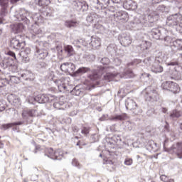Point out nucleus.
Instances as JSON below:
<instances>
[{
    "label": "nucleus",
    "mask_w": 182,
    "mask_h": 182,
    "mask_svg": "<svg viewBox=\"0 0 182 182\" xmlns=\"http://www.w3.org/2000/svg\"><path fill=\"white\" fill-rule=\"evenodd\" d=\"M6 11H8V6H1V16H5L6 14Z\"/></svg>",
    "instance_id": "nucleus-41"
},
{
    "label": "nucleus",
    "mask_w": 182,
    "mask_h": 182,
    "mask_svg": "<svg viewBox=\"0 0 182 182\" xmlns=\"http://www.w3.org/2000/svg\"><path fill=\"white\" fill-rule=\"evenodd\" d=\"M55 83H56L58 87V90H60V92H63V90H66V85H65V79L57 80L55 81Z\"/></svg>",
    "instance_id": "nucleus-14"
},
{
    "label": "nucleus",
    "mask_w": 182,
    "mask_h": 182,
    "mask_svg": "<svg viewBox=\"0 0 182 182\" xmlns=\"http://www.w3.org/2000/svg\"><path fill=\"white\" fill-rule=\"evenodd\" d=\"M151 69L154 73H161L163 72V68L159 63H154Z\"/></svg>",
    "instance_id": "nucleus-27"
},
{
    "label": "nucleus",
    "mask_w": 182,
    "mask_h": 182,
    "mask_svg": "<svg viewBox=\"0 0 182 182\" xmlns=\"http://www.w3.org/2000/svg\"><path fill=\"white\" fill-rule=\"evenodd\" d=\"M12 30L15 33H19L23 31V24L21 23H16L12 26Z\"/></svg>",
    "instance_id": "nucleus-17"
},
{
    "label": "nucleus",
    "mask_w": 182,
    "mask_h": 182,
    "mask_svg": "<svg viewBox=\"0 0 182 182\" xmlns=\"http://www.w3.org/2000/svg\"><path fill=\"white\" fill-rule=\"evenodd\" d=\"M89 70H90V68H86V67L80 68L78 70L74 72V76H77L78 75H80V73H87V72H89Z\"/></svg>",
    "instance_id": "nucleus-26"
},
{
    "label": "nucleus",
    "mask_w": 182,
    "mask_h": 182,
    "mask_svg": "<svg viewBox=\"0 0 182 182\" xmlns=\"http://www.w3.org/2000/svg\"><path fill=\"white\" fill-rule=\"evenodd\" d=\"M21 77L24 80H33L34 77H33V73L29 72V71H26L21 75Z\"/></svg>",
    "instance_id": "nucleus-20"
},
{
    "label": "nucleus",
    "mask_w": 182,
    "mask_h": 182,
    "mask_svg": "<svg viewBox=\"0 0 182 182\" xmlns=\"http://www.w3.org/2000/svg\"><path fill=\"white\" fill-rule=\"evenodd\" d=\"M33 19L36 25H41L43 22V17L41 16V14H35L33 16Z\"/></svg>",
    "instance_id": "nucleus-24"
},
{
    "label": "nucleus",
    "mask_w": 182,
    "mask_h": 182,
    "mask_svg": "<svg viewBox=\"0 0 182 182\" xmlns=\"http://www.w3.org/2000/svg\"><path fill=\"white\" fill-rule=\"evenodd\" d=\"M127 110H136L139 105L133 100H129L126 105Z\"/></svg>",
    "instance_id": "nucleus-15"
},
{
    "label": "nucleus",
    "mask_w": 182,
    "mask_h": 182,
    "mask_svg": "<svg viewBox=\"0 0 182 182\" xmlns=\"http://www.w3.org/2000/svg\"><path fill=\"white\" fill-rule=\"evenodd\" d=\"M64 50L67 53L68 56H73V55H75V50L70 45L64 46Z\"/></svg>",
    "instance_id": "nucleus-19"
},
{
    "label": "nucleus",
    "mask_w": 182,
    "mask_h": 182,
    "mask_svg": "<svg viewBox=\"0 0 182 182\" xmlns=\"http://www.w3.org/2000/svg\"><path fill=\"white\" fill-rule=\"evenodd\" d=\"M97 4L101 9H106L110 5V0H97Z\"/></svg>",
    "instance_id": "nucleus-18"
},
{
    "label": "nucleus",
    "mask_w": 182,
    "mask_h": 182,
    "mask_svg": "<svg viewBox=\"0 0 182 182\" xmlns=\"http://www.w3.org/2000/svg\"><path fill=\"white\" fill-rule=\"evenodd\" d=\"M77 146H79V143L77 144Z\"/></svg>",
    "instance_id": "nucleus-57"
},
{
    "label": "nucleus",
    "mask_w": 182,
    "mask_h": 182,
    "mask_svg": "<svg viewBox=\"0 0 182 182\" xmlns=\"http://www.w3.org/2000/svg\"><path fill=\"white\" fill-rule=\"evenodd\" d=\"M53 107L57 110H65V107H63V105H60V102H55L53 104Z\"/></svg>",
    "instance_id": "nucleus-39"
},
{
    "label": "nucleus",
    "mask_w": 182,
    "mask_h": 182,
    "mask_svg": "<svg viewBox=\"0 0 182 182\" xmlns=\"http://www.w3.org/2000/svg\"><path fill=\"white\" fill-rule=\"evenodd\" d=\"M7 55H9V56H11V58H14V60H18V58H16V55L13 51H9Z\"/></svg>",
    "instance_id": "nucleus-45"
},
{
    "label": "nucleus",
    "mask_w": 182,
    "mask_h": 182,
    "mask_svg": "<svg viewBox=\"0 0 182 182\" xmlns=\"http://www.w3.org/2000/svg\"><path fill=\"white\" fill-rule=\"evenodd\" d=\"M131 43L132 39H130V37H124L122 38L121 45H122V46H129Z\"/></svg>",
    "instance_id": "nucleus-28"
},
{
    "label": "nucleus",
    "mask_w": 182,
    "mask_h": 182,
    "mask_svg": "<svg viewBox=\"0 0 182 182\" xmlns=\"http://www.w3.org/2000/svg\"><path fill=\"white\" fill-rule=\"evenodd\" d=\"M16 69H18V67L15 66Z\"/></svg>",
    "instance_id": "nucleus-56"
},
{
    "label": "nucleus",
    "mask_w": 182,
    "mask_h": 182,
    "mask_svg": "<svg viewBox=\"0 0 182 182\" xmlns=\"http://www.w3.org/2000/svg\"><path fill=\"white\" fill-rule=\"evenodd\" d=\"M126 119H127V114L122 113L119 115L111 116L109 119L111 121L119 120L120 122H122L123 120H126Z\"/></svg>",
    "instance_id": "nucleus-12"
},
{
    "label": "nucleus",
    "mask_w": 182,
    "mask_h": 182,
    "mask_svg": "<svg viewBox=\"0 0 182 182\" xmlns=\"http://www.w3.org/2000/svg\"><path fill=\"white\" fill-rule=\"evenodd\" d=\"M66 28H77L79 26V21L76 20H67L65 22Z\"/></svg>",
    "instance_id": "nucleus-11"
},
{
    "label": "nucleus",
    "mask_w": 182,
    "mask_h": 182,
    "mask_svg": "<svg viewBox=\"0 0 182 182\" xmlns=\"http://www.w3.org/2000/svg\"><path fill=\"white\" fill-rule=\"evenodd\" d=\"M8 85V80L5 77L0 76V87H4Z\"/></svg>",
    "instance_id": "nucleus-34"
},
{
    "label": "nucleus",
    "mask_w": 182,
    "mask_h": 182,
    "mask_svg": "<svg viewBox=\"0 0 182 182\" xmlns=\"http://www.w3.org/2000/svg\"><path fill=\"white\" fill-rule=\"evenodd\" d=\"M76 65L73 63H64L60 65V70L65 73H75Z\"/></svg>",
    "instance_id": "nucleus-6"
},
{
    "label": "nucleus",
    "mask_w": 182,
    "mask_h": 182,
    "mask_svg": "<svg viewBox=\"0 0 182 182\" xmlns=\"http://www.w3.org/2000/svg\"><path fill=\"white\" fill-rule=\"evenodd\" d=\"M0 149H4V142L0 141Z\"/></svg>",
    "instance_id": "nucleus-50"
},
{
    "label": "nucleus",
    "mask_w": 182,
    "mask_h": 182,
    "mask_svg": "<svg viewBox=\"0 0 182 182\" xmlns=\"http://www.w3.org/2000/svg\"><path fill=\"white\" fill-rule=\"evenodd\" d=\"M180 85L177 84V82H174L172 81V84L171 85V88L169 90V92H171L172 93H174L175 95L177 93H180Z\"/></svg>",
    "instance_id": "nucleus-16"
},
{
    "label": "nucleus",
    "mask_w": 182,
    "mask_h": 182,
    "mask_svg": "<svg viewBox=\"0 0 182 182\" xmlns=\"http://www.w3.org/2000/svg\"><path fill=\"white\" fill-rule=\"evenodd\" d=\"M167 108H162L163 113H167Z\"/></svg>",
    "instance_id": "nucleus-51"
},
{
    "label": "nucleus",
    "mask_w": 182,
    "mask_h": 182,
    "mask_svg": "<svg viewBox=\"0 0 182 182\" xmlns=\"http://www.w3.org/2000/svg\"><path fill=\"white\" fill-rule=\"evenodd\" d=\"M145 97L148 102H157L159 99V92L154 89H151L146 92Z\"/></svg>",
    "instance_id": "nucleus-4"
},
{
    "label": "nucleus",
    "mask_w": 182,
    "mask_h": 182,
    "mask_svg": "<svg viewBox=\"0 0 182 182\" xmlns=\"http://www.w3.org/2000/svg\"><path fill=\"white\" fill-rule=\"evenodd\" d=\"M35 99L38 103H46L49 100V98L46 97V95L44 94L38 95Z\"/></svg>",
    "instance_id": "nucleus-22"
},
{
    "label": "nucleus",
    "mask_w": 182,
    "mask_h": 182,
    "mask_svg": "<svg viewBox=\"0 0 182 182\" xmlns=\"http://www.w3.org/2000/svg\"><path fill=\"white\" fill-rule=\"evenodd\" d=\"M50 4V0H38V5L42 8H46Z\"/></svg>",
    "instance_id": "nucleus-30"
},
{
    "label": "nucleus",
    "mask_w": 182,
    "mask_h": 182,
    "mask_svg": "<svg viewBox=\"0 0 182 182\" xmlns=\"http://www.w3.org/2000/svg\"><path fill=\"white\" fill-rule=\"evenodd\" d=\"M8 0H0L1 6H8Z\"/></svg>",
    "instance_id": "nucleus-47"
},
{
    "label": "nucleus",
    "mask_w": 182,
    "mask_h": 182,
    "mask_svg": "<svg viewBox=\"0 0 182 182\" xmlns=\"http://www.w3.org/2000/svg\"><path fill=\"white\" fill-rule=\"evenodd\" d=\"M160 178L161 181H164V182H174V179L168 178V177L166 175H161L160 176Z\"/></svg>",
    "instance_id": "nucleus-37"
},
{
    "label": "nucleus",
    "mask_w": 182,
    "mask_h": 182,
    "mask_svg": "<svg viewBox=\"0 0 182 182\" xmlns=\"http://www.w3.org/2000/svg\"><path fill=\"white\" fill-rule=\"evenodd\" d=\"M114 19H117L118 21H126L127 18H129V15L126 11H117L116 14H114Z\"/></svg>",
    "instance_id": "nucleus-8"
},
{
    "label": "nucleus",
    "mask_w": 182,
    "mask_h": 182,
    "mask_svg": "<svg viewBox=\"0 0 182 182\" xmlns=\"http://www.w3.org/2000/svg\"><path fill=\"white\" fill-rule=\"evenodd\" d=\"M173 151H175V154L179 157V159H181L182 157V141L178 142L176 144V147L173 148Z\"/></svg>",
    "instance_id": "nucleus-13"
},
{
    "label": "nucleus",
    "mask_w": 182,
    "mask_h": 182,
    "mask_svg": "<svg viewBox=\"0 0 182 182\" xmlns=\"http://www.w3.org/2000/svg\"><path fill=\"white\" fill-rule=\"evenodd\" d=\"M21 124H23L22 122L4 124L1 126V130H8V129H11V127H14L15 126H21Z\"/></svg>",
    "instance_id": "nucleus-10"
},
{
    "label": "nucleus",
    "mask_w": 182,
    "mask_h": 182,
    "mask_svg": "<svg viewBox=\"0 0 182 182\" xmlns=\"http://www.w3.org/2000/svg\"><path fill=\"white\" fill-rule=\"evenodd\" d=\"M49 55V53H48V50H43L42 53H40V56L41 59H45Z\"/></svg>",
    "instance_id": "nucleus-44"
},
{
    "label": "nucleus",
    "mask_w": 182,
    "mask_h": 182,
    "mask_svg": "<svg viewBox=\"0 0 182 182\" xmlns=\"http://www.w3.org/2000/svg\"><path fill=\"white\" fill-rule=\"evenodd\" d=\"M6 65L7 66H12V63H10L7 62L6 63Z\"/></svg>",
    "instance_id": "nucleus-52"
},
{
    "label": "nucleus",
    "mask_w": 182,
    "mask_h": 182,
    "mask_svg": "<svg viewBox=\"0 0 182 182\" xmlns=\"http://www.w3.org/2000/svg\"><path fill=\"white\" fill-rule=\"evenodd\" d=\"M25 39L23 36L18 35L10 41V46L16 50H21L25 48Z\"/></svg>",
    "instance_id": "nucleus-1"
},
{
    "label": "nucleus",
    "mask_w": 182,
    "mask_h": 182,
    "mask_svg": "<svg viewBox=\"0 0 182 182\" xmlns=\"http://www.w3.org/2000/svg\"><path fill=\"white\" fill-rule=\"evenodd\" d=\"M180 129L182 130V123L180 124Z\"/></svg>",
    "instance_id": "nucleus-54"
},
{
    "label": "nucleus",
    "mask_w": 182,
    "mask_h": 182,
    "mask_svg": "<svg viewBox=\"0 0 182 182\" xmlns=\"http://www.w3.org/2000/svg\"><path fill=\"white\" fill-rule=\"evenodd\" d=\"M29 55H31L30 48H26L24 50L20 52L19 56L23 63H28V62H29L30 60Z\"/></svg>",
    "instance_id": "nucleus-7"
},
{
    "label": "nucleus",
    "mask_w": 182,
    "mask_h": 182,
    "mask_svg": "<svg viewBox=\"0 0 182 182\" xmlns=\"http://www.w3.org/2000/svg\"><path fill=\"white\" fill-rule=\"evenodd\" d=\"M124 6L126 9H134V7H133V1L132 0L124 1Z\"/></svg>",
    "instance_id": "nucleus-33"
},
{
    "label": "nucleus",
    "mask_w": 182,
    "mask_h": 182,
    "mask_svg": "<svg viewBox=\"0 0 182 182\" xmlns=\"http://www.w3.org/2000/svg\"><path fill=\"white\" fill-rule=\"evenodd\" d=\"M117 73H108L104 76L105 80H107L108 82H112V80H114V77L117 76Z\"/></svg>",
    "instance_id": "nucleus-25"
},
{
    "label": "nucleus",
    "mask_w": 182,
    "mask_h": 182,
    "mask_svg": "<svg viewBox=\"0 0 182 182\" xmlns=\"http://www.w3.org/2000/svg\"><path fill=\"white\" fill-rule=\"evenodd\" d=\"M6 109V103L5 101H0V112H4Z\"/></svg>",
    "instance_id": "nucleus-42"
},
{
    "label": "nucleus",
    "mask_w": 182,
    "mask_h": 182,
    "mask_svg": "<svg viewBox=\"0 0 182 182\" xmlns=\"http://www.w3.org/2000/svg\"><path fill=\"white\" fill-rule=\"evenodd\" d=\"M73 165L75 166V167H77L78 168H80L81 167L80 164L76 159L73 160Z\"/></svg>",
    "instance_id": "nucleus-46"
},
{
    "label": "nucleus",
    "mask_w": 182,
    "mask_h": 182,
    "mask_svg": "<svg viewBox=\"0 0 182 182\" xmlns=\"http://www.w3.org/2000/svg\"><path fill=\"white\" fill-rule=\"evenodd\" d=\"M181 116V112L177 109L173 110L170 114L171 119H178Z\"/></svg>",
    "instance_id": "nucleus-31"
},
{
    "label": "nucleus",
    "mask_w": 182,
    "mask_h": 182,
    "mask_svg": "<svg viewBox=\"0 0 182 182\" xmlns=\"http://www.w3.org/2000/svg\"><path fill=\"white\" fill-rule=\"evenodd\" d=\"M121 77H134V73L131 69L127 70Z\"/></svg>",
    "instance_id": "nucleus-32"
},
{
    "label": "nucleus",
    "mask_w": 182,
    "mask_h": 182,
    "mask_svg": "<svg viewBox=\"0 0 182 182\" xmlns=\"http://www.w3.org/2000/svg\"><path fill=\"white\" fill-rule=\"evenodd\" d=\"M23 120H28L29 117H36L38 116V110L35 109H24L21 113Z\"/></svg>",
    "instance_id": "nucleus-5"
},
{
    "label": "nucleus",
    "mask_w": 182,
    "mask_h": 182,
    "mask_svg": "<svg viewBox=\"0 0 182 182\" xmlns=\"http://www.w3.org/2000/svg\"><path fill=\"white\" fill-rule=\"evenodd\" d=\"M101 63H102V65L107 66V65H109V63H110V60L107 58H104L101 60Z\"/></svg>",
    "instance_id": "nucleus-43"
},
{
    "label": "nucleus",
    "mask_w": 182,
    "mask_h": 182,
    "mask_svg": "<svg viewBox=\"0 0 182 182\" xmlns=\"http://www.w3.org/2000/svg\"><path fill=\"white\" fill-rule=\"evenodd\" d=\"M173 46L176 48L178 50H182V39H177L173 42Z\"/></svg>",
    "instance_id": "nucleus-29"
},
{
    "label": "nucleus",
    "mask_w": 182,
    "mask_h": 182,
    "mask_svg": "<svg viewBox=\"0 0 182 182\" xmlns=\"http://www.w3.org/2000/svg\"><path fill=\"white\" fill-rule=\"evenodd\" d=\"M8 60H11V59L8 58Z\"/></svg>",
    "instance_id": "nucleus-58"
},
{
    "label": "nucleus",
    "mask_w": 182,
    "mask_h": 182,
    "mask_svg": "<svg viewBox=\"0 0 182 182\" xmlns=\"http://www.w3.org/2000/svg\"><path fill=\"white\" fill-rule=\"evenodd\" d=\"M147 77H150V74H146Z\"/></svg>",
    "instance_id": "nucleus-55"
},
{
    "label": "nucleus",
    "mask_w": 182,
    "mask_h": 182,
    "mask_svg": "<svg viewBox=\"0 0 182 182\" xmlns=\"http://www.w3.org/2000/svg\"><path fill=\"white\" fill-rule=\"evenodd\" d=\"M75 6L77 11H80L81 12H85L89 9V5L86 1H78Z\"/></svg>",
    "instance_id": "nucleus-9"
},
{
    "label": "nucleus",
    "mask_w": 182,
    "mask_h": 182,
    "mask_svg": "<svg viewBox=\"0 0 182 182\" xmlns=\"http://www.w3.org/2000/svg\"><path fill=\"white\" fill-rule=\"evenodd\" d=\"M124 164L125 166H132L133 164V159L132 158L125 159Z\"/></svg>",
    "instance_id": "nucleus-40"
},
{
    "label": "nucleus",
    "mask_w": 182,
    "mask_h": 182,
    "mask_svg": "<svg viewBox=\"0 0 182 182\" xmlns=\"http://www.w3.org/2000/svg\"><path fill=\"white\" fill-rule=\"evenodd\" d=\"M20 80L21 79L16 76H11L10 77V82L12 83V85H16L19 83Z\"/></svg>",
    "instance_id": "nucleus-35"
},
{
    "label": "nucleus",
    "mask_w": 182,
    "mask_h": 182,
    "mask_svg": "<svg viewBox=\"0 0 182 182\" xmlns=\"http://www.w3.org/2000/svg\"><path fill=\"white\" fill-rule=\"evenodd\" d=\"M12 97H13V100L9 101L10 103H13L14 106H16V105H19L20 100L18 98L14 97V95L11 96V99H12Z\"/></svg>",
    "instance_id": "nucleus-38"
},
{
    "label": "nucleus",
    "mask_w": 182,
    "mask_h": 182,
    "mask_svg": "<svg viewBox=\"0 0 182 182\" xmlns=\"http://www.w3.org/2000/svg\"><path fill=\"white\" fill-rule=\"evenodd\" d=\"M88 77L90 78V80H86L85 84L87 86H89L90 89H92L95 87V86H97L100 85L99 79L100 78V75L97 73V71L96 70H92V74H90L88 75Z\"/></svg>",
    "instance_id": "nucleus-2"
},
{
    "label": "nucleus",
    "mask_w": 182,
    "mask_h": 182,
    "mask_svg": "<svg viewBox=\"0 0 182 182\" xmlns=\"http://www.w3.org/2000/svg\"><path fill=\"white\" fill-rule=\"evenodd\" d=\"M171 79H173V80H177V79H176V77H171Z\"/></svg>",
    "instance_id": "nucleus-53"
},
{
    "label": "nucleus",
    "mask_w": 182,
    "mask_h": 182,
    "mask_svg": "<svg viewBox=\"0 0 182 182\" xmlns=\"http://www.w3.org/2000/svg\"><path fill=\"white\" fill-rule=\"evenodd\" d=\"M73 130L75 132V133H77V132H79V128L77 127H74Z\"/></svg>",
    "instance_id": "nucleus-49"
},
{
    "label": "nucleus",
    "mask_w": 182,
    "mask_h": 182,
    "mask_svg": "<svg viewBox=\"0 0 182 182\" xmlns=\"http://www.w3.org/2000/svg\"><path fill=\"white\" fill-rule=\"evenodd\" d=\"M90 45L94 49H97V48H99L101 45L100 38H92L90 43Z\"/></svg>",
    "instance_id": "nucleus-21"
},
{
    "label": "nucleus",
    "mask_w": 182,
    "mask_h": 182,
    "mask_svg": "<svg viewBox=\"0 0 182 182\" xmlns=\"http://www.w3.org/2000/svg\"><path fill=\"white\" fill-rule=\"evenodd\" d=\"M167 66H178V61L168 63Z\"/></svg>",
    "instance_id": "nucleus-48"
},
{
    "label": "nucleus",
    "mask_w": 182,
    "mask_h": 182,
    "mask_svg": "<svg viewBox=\"0 0 182 182\" xmlns=\"http://www.w3.org/2000/svg\"><path fill=\"white\" fill-rule=\"evenodd\" d=\"M172 83L173 81H164V82H162L161 87V89H163V90H168V92H170Z\"/></svg>",
    "instance_id": "nucleus-23"
},
{
    "label": "nucleus",
    "mask_w": 182,
    "mask_h": 182,
    "mask_svg": "<svg viewBox=\"0 0 182 182\" xmlns=\"http://www.w3.org/2000/svg\"><path fill=\"white\" fill-rule=\"evenodd\" d=\"M65 153L60 149H56L55 151L53 150L52 148H49L47 151V155L50 159L53 160H62L63 158Z\"/></svg>",
    "instance_id": "nucleus-3"
},
{
    "label": "nucleus",
    "mask_w": 182,
    "mask_h": 182,
    "mask_svg": "<svg viewBox=\"0 0 182 182\" xmlns=\"http://www.w3.org/2000/svg\"><path fill=\"white\" fill-rule=\"evenodd\" d=\"M82 134L87 136L90 133V127H83L81 130Z\"/></svg>",
    "instance_id": "nucleus-36"
}]
</instances>
